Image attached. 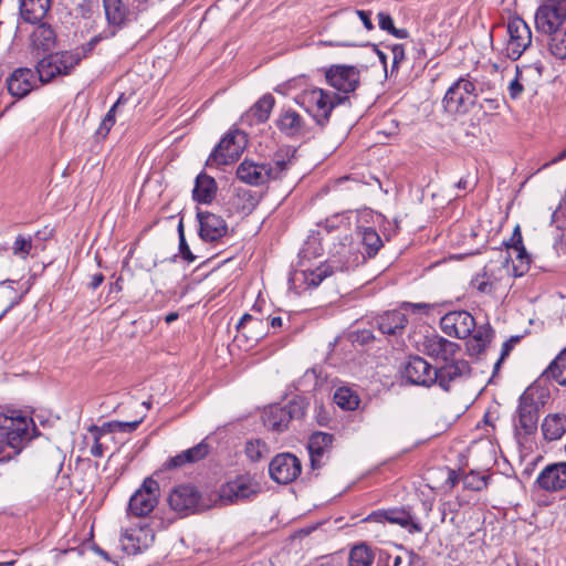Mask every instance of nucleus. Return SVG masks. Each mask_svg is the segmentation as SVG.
Returning <instances> with one entry per match:
<instances>
[{"instance_id":"f257e3e1","label":"nucleus","mask_w":566,"mask_h":566,"mask_svg":"<svg viewBox=\"0 0 566 566\" xmlns=\"http://www.w3.org/2000/svg\"><path fill=\"white\" fill-rule=\"evenodd\" d=\"M36 436L38 429L33 419L21 410L0 413V463L19 455Z\"/></svg>"},{"instance_id":"f03ea898","label":"nucleus","mask_w":566,"mask_h":566,"mask_svg":"<svg viewBox=\"0 0 566 566\" xmlns=\"http://www.w3.org/2000/svg\"><path fill=\"white\" fill-rule=\"evenodd\" d=\"M542 405L538 391L534 388H527L520 396L513 416L514 436L520 444L526 443L530 437L537 432Z\"/></svg>"},{"instance_id":"7ed1b4c3","label":"nucleus","mask_w":566,"mask_h":566,"mask_svg":"<svg viewBox=\"0 0 566 566\" xmlns=\"http://www.w3.org/2000/svg\"><path fill=\"white\" fill-rule=\"evenodd\" d=\"M295 102L305 107L315 123L324 128L329 122L333 109L337 105L348 102V96L314 87L298 94Z\"/></svg>"},{"instance_id":"20e7f679","label":"nucleus","mask_w":566,"mask_h":566,"mask_svg":"<svg viewBox=\"0 0 566 566\" xmlns=\"http://www.w3.org/2000/svg\"><path fill=\"white\" fill-rule=\"evenodd\" d=\"M476 98L475 84L465 77H460L448 88L442 105L449 114L463 115L475 105Z\"/></svg>"},{"instance_id":"39448f33","label":"nucleus","mask_w":566,"mask_h":566,"mask_svg":"<svg viewBox=\"0 0 566 566\" xmlns=\"http://www.w3.org/2000/svg\"><path fill=\"white\" fill-rule=\"evenodd\" d=\"M80 64V57L72 50L49 53L36 64V73L42 83H49L56 76H67Z\"/></svg>"},{"instance_id":"423d86ee","label":"nucleus","mask_w":566,"mask_h":566,"mask_svg":"<svg viewBox=\"0 0 566 566\" xmlns=\"http://www.w3.org/2000/svg\"><path fill=\"white\" fill-rule=\"evenodd\" d=\"M247 144L248 138L243 132L239 129L228 132L208 157L206 166L218 167L234 163L244 151Z\"/></svg>"},{"instance_id":"0eeeda50","label":"nucleus","mask_w":566,"mask_h":566,"mask_svg":"<svg viewBox=\"0 0 566 566\" xmlns=\"http://www.w3.org/2000/svg\"><path fill=\"white\" fill-rule=\"evenodd\" d=\"M535 28L544 34L566 29V0H546L535 13Z\"/></svg>"},{"instance_id":"6e6552de","label":"nucleus","mask_w":566,"mask_h":566,"mask_svg":"<svg viewBox=\"0 0 566 566\" xmlns=\"http://www.w3.org/2000/svg\"><path fill=\"white\" fill-rule=\"evenodd\" d=\"M159 496V483L153 478H146L130 496L127 514L136 517L148 516L158 505Z\"/></svg>"},{"instance_id":"1a4fd4ad","label":"nucleus","mask_w":566,"mask_h":566,"mask_svg":"<svg viewBox=\"0 0 566 566\" xmlns=\"http://www.w3.org/2000/svg\"><path fill=\"white\" fill-rule=\"evenodd\" d=\"M260 491L259 483L250 475H239L221 485L219 490V504L221 506L249 500Z\"/></svg>"},{"instance_id":"9d476101","label":"nucleus","mask_w":566,"mask_h":566,"mask_svg":"<svg viewBox=\"0 0 566 566\" xmlns=\"http://www.w3.org/2000/svg\"><path fill=\"white\" fill-rule=\"evenodd\" d=\"M324 73L327 84L344 94L355 92L360 84V70L354 65L333 64Z\"/></svg>"},{"instance_id":"9b49d317","label":"nucleus","mask_w":566,"mask_h":566,"mask_svg":"<svg viewBox=\"0 0 566 566\" xmlns=\"http://www.w3.org/2000/svg\"><path fill=\"white\" fill-rule=\"evenodd\" d=\"M507 34L506 54L516 61L532 44V31L522 18L513 17L507 21Z\"/></svg>"},{"instance_id":"f8f14e48","label":"nucleus","mask_w":566,"mask_h":566,"mask_svg":"<svg viewBox=\"0 0 566 566\" xmlns=\"http://www.w3.org/2000/svg\"><path fill=\"white\" fill-rule=\"evenodd\" d=\"M102 4L106 20L104 30L115 38L130 22V14L134 9L130 1L125 3L123 0H102Z\"/></svg>"},{"instance_id":"ddd939ff","label":"nucleus","mask_w":566,"mask_h":566,"mask_svg":"<svg viewBox=\"0 0 566 566\" xmlns=\"http://www.w3.org/2000/svg\"><path fill=\"white\" fill-rule=\"evenodd\" d=\"M168 504L172 511L185 515L205 507L200 492L191 484L176 486L168 496Z\"/></svg>"},{"instance_id":"4468645a","label":"nucleus","mask_w":566,"mask_h":566,"mask_svg":"<svg viewBox=\"0 0 566 566\" xmlns=\"http://www.w3.org/2000/svg\"><path fill=\"white\" fill-rule=\"evenodd\" d=\"M301 461L289 452L275 455L269 465L270 476L279 484L293 482L301 474Z\"/></svg>"},{"instance_id":"2eb2a0df","label":"nucleus","mask_w":566,"mask_h":566,"mask_svg":"<svg viewBox=\"0 0 566 566\" xmlns=\"http://www.w3.org/2000/svg\"><path fill=\"white\" fill-rule=\"evenodd\" d=\"M440 327L447 335L464 339L473 334L476 322L467 311H452L441 317Z\"/></svg>"},{"instance_id":"dca6fc26","label":"nucleus","mask_w":566,"mask_h":566,"mask_svg":"<svg viewBox=\"0 0 566 566\" xmlns=\"http://www.w3.org/2000/svg\"><path fill=\"white\" fill-rule=\"evenodd\" d=\"M123 549L129 555H137L149 548L155 541V531L148 524H136L122 534Z\"/></svg>"},{"instance_id":"f3484780","label":"nucleus","mask_w":566,"mask_h":566,"mask_svg":"<svg viewBox=\"0 0 566 566\" xmlns=\"http://www.w3.org/2000/svg\"><path fill=\"white\" fill-rule=\"evenodd\" d=\"M402 377L412 385L431 387L437 380L436 367L420 356H411L402 368Z\"/></svg>"},{"instance_id":"a211bd4d","label":"nucleus","mask_w":566,"mask_h":566,"mask_svg":"<svg viewBox=\"0 0 566 566\" xmlns=\"http://www.w3.org/2000/svg\"><path fill=\"white\" fill-rule=\"evenodd\" d=\"M297 163V149L290 145L279 147L265 163L269 180H282Z\"/></svg>"},{"instance_id":"6ab92c4d","label":"nucleus","mask_w":566,"mask_h":566,"mask_svg":"<svg viewBox=\"0 0 566 566\" xmlns=\"http://www.w3.org/2000/svg\"><path fill=\"white\" fill-rule=\"evenodd\" d=\"M437 384L444 391L451 389L452 384L468 379L471 376V367L465 359H450L440 367H436Z\"/></svg>"},{"instance_id":"aec40b11","label":"nucleus","mask_w":566,"mask_h":566,"mask_svg":"<svg viewBox=\"0 0 566 566\" xmlns=\"http://www.w3.org/2000/svg\"><path fill=\"white\" fill-rule=\"evenodd\" d=\"M31 24L33 29L30 32L29 39L32 52L38 55L51 53L57 44L56 29L46 20Z\"/></svg>"},{"instance_id":"412c9836","label":"nucleus","mask_w":566,"mask_h":566,"mask_svg":"<svg viewBox=\"0 0 566 566\" xmlns=\"http://www.w3.org/2000/svg\"><path fill=\"white\" fill-rule=\"evenodd\" d=\"M535 485L548 493L566 490V461L547 464L538 473Z\"/></svg>"},{"instance_id":"4be33fe9","label":"nucleus","mask_w":566,"mask_h":566,"mask_svg":"<svg viewBox=\"0 0 566 566\" xmlns=\"http://www.w3.org/2000/svg\"><path fill=\"white\" fill-rule=\"evenodd\" d=\"M198 234L206 242H216L228 232V224L221 216L209 211H197Z\"/></svg>"},{"instance_id":"5701e85b","label":"nucleus","mask_w":566,"mask_h":566,"mask_svg":"<svg viewBox=\"0 0 566 566\" xmlns=\"http://www.w3.org/2000/svg\"><path fill=\"white\" fill-rule=\"evenodd\" d=\"M365 521L377 523L389 522L408 528L409 533H420L422 531L419 522L415 521L410 512L403 509L378 510L370 513Z\"/></svg>"},{"instance_id":"b1692460","label":"nucleus","mask_w":566,"mask_h":566,"mask_svg":"<svg viewBox=\"0 0 566 566\" xmlns=\"http://www.w3.org/2000/svg\"><path fill=\"white\" fill-rule=\"evenodd\" d=\"M276 128L286 137H305L310 130L304 118L293 108H282L275 119Z\"/></svg>"},{"instance_id":"393cba45","label":"nucleus","mask_w":566,"mask_h":566,"mask_svg":"<svg viewBox=\"0 0 566 566\" xmlns=\"http://www.w3.org/2000/svg\"><path fill=\"white\" fill-rule=\"evenodd\" d=\"M274 105V96L271 93L264 94L241 116V123L250 127L266 123Z\"/></svg>"},{"instance_id":"a878e982","label":"nucleus","mask_w":566,"mask_h":566,"mask_svg":"<svg viewBox=\"0 0 566 566\" xmlns=\"http://www.w3.org/2000/svg\"><path fill=\"white\" fill-rule=\"evenodd\" d=\"M459 348L460 347L457 343L451 342L438 334L427 336L423 342L424 353L428 356L444 363L452 359Z\"/></svg>"},{"instance_id":"bb28decb","label":"nucleus","mask_w":566,"mask_h":566,"mask_svg":"<svg viewBox=\"0 0 566 566\" xmlns=\"http://www.w3.org/2000/svg\"><path fill=\"white\" fill-rule=\"evenodd\" d=\"M334 437L331 433L316 431L310 436L307 449L313 470L324 465L323 458L331 451Z\"/></svg>"},{"instance_id":"cd10ccee","label":"nucleus","mask_w":566,"mask_h":566,"mask_svg":"<svg viewBox=\"0 0 566 566\" xmlns=\"http://www.w3.org/2000/svg\"><path fill=\"white\" fill-rule=\"evenodd\" d=\"M210 452V446L205 441H200L192 448L184 450L178 454L170 457L165 463L166 470H176L186 464H193L203 460Z\"/></svg>"},{"instance_id":"c85d7f7f","label":"nucleus","mask_w":566,"mask_h":566,"mask_svg":"<svg viewBox=\"0 0 566 566\" xmlns=\"http://www.w3.org/2000/svg\"><path fill=\"white\" fill-rule=\"evenodd\" d=\"M35 84V73L29 67H19L7 80L9 93L22 98L27 96Z\"/></svg>"},{"instance_id":"c756f323","label":"nucleus","mask_w":566,"mask_h":566,"mask_svg":"<svg viewBox=\"0 0 566 566\" xmlns=\"http://www.w3.org/2000/svg\"><path fill=\"white\" fill-rule=\"evenodd\" d=\"M235 174L240 181L251 186H262L270 181L265 163H255L250 159H244L238 166Z\"/></svg>"},{"instance_id":"7c9ffc66","label":"nucleus","mask_w":566,"mask_h":566,"mask_svg":"<svg viewBox=\"0 0 566 566\" xmlns=\"http://www.w3.org/2000/svg\"><path fill=\"white\" fill-rule=\"evenodd\" d=\"M543 69L544 66L541 62L523 65L522 67L516 66L515 77L511 81L507 87L510 97L512 99L520 98L524 91V83L533 75L536 78H539L542 76Z\"/></svg>"},{"instance_id":"2f4dec72","label":"nucleus","mask_w":566,"mask_h":566,"mask_svg":"<svg viewBox=\"0 0 566 566\" xmlns=\"http://www.w3.org/2000/svg\"><path fill=\"white\" fill-rule=\"evenodd\" d=\"M51 6L52 0H19L20 17L27 23L41 22L46 20Z\"/></svg>"},{"instance_id":"473e14b6","label":"nucleus","mask_w":566,"mask_h":566,"mask_svg":"<svg viewBox=\"0 0 566 566\" xmlns=\"http://www.w3.org/2000/svg\"><path fill=\"white\" fill-rule=\"evenodd\" d=\"M269 323L262 316L245 313L237 324V329L248 339L259 342L268 334L265 331Z\"/></svg>"},{"instance_id":"72a5a7b5","label":"nucleus","mask_w":566,"mask_h":566,"mask_svg":"<svg viewBox=\"0 0 566 566\" xmlns=\"http://www.w3.org/2000/svg\"><path fill=\"white\" fill-rule=\"evenodd\" d=\"M543 437L546 441L553 442L560 440L566 433V413H548L541 424Z\"/></svg>"},{"instance_id":"f704fd0d","label":"nucleus","mask_w":566,"mask_h":566,"mask_svg":"<svg viewBox=\"0 0 566 566\" xmlns=\"http://www.w3.org/2000/svg\"><path fill=\"white\" fill-rule=\"evenodd\" d=\"M217 182L211 176L200 172L196 180L192 190V198L198 203H211L217 195Z\"/></svg>"},{"instance_id":"c9c22d12","label":"nucleus","mask_w":566,"mask_h":566,"mask_svg":"<svg viewBox=\"0 0 566 566\" xmlns=\"http://www.w3.org/2000/svg\"><path fill=\"white\" fill-rule=\"evenodd\" d=\"M407 323L408 319L406 315L400 311L386 312L376 321L378 329L386 335L400 334L405 329Z\"/></svg>"},{"instance_id":"e433bc0d","label":"nucleus","mask_w":566,"mask_h":566,"mask_svg":"<svg viewBox=\"0 0 566 566\" xmlns=\"http://www.w3.org/2000/svg\"><path fill=\"white\" fill-rule=\"evenodd\" d=\"M505 244L506 248L513 249L516 252V259L520 261V265L514 266V273L515 276H522L528 270L531 259L524 247L520 226L514 228L511 239Z\"/></svg>"},{"instance_id":"4c0bfd02","label":"nucleus","mask_w":566,"mask_h":566,"mask_svg":"<svg viewBox=\"0 0 566 566\" xmlns=\"http://www.w3.org/2000/svg\"><path fill=\"white\" fill-rule=\"evenodd\" d=\"M264 426L274 431H284L290 420L283 406H271L263 416Z\"/></svg>"},{"instance_id":"58836bf2","label":"nucleus","mask_w":566,"mask_h":566,"mask_svg":"<svg viewBox=\"0 0 566 566\" xmlns=\"http://www.w3.org/2000/svg\"><path fill=\"white\" fill-rule=\"evenodd\" d=\"M544 375L560 386H566V348L545 369Z\"/></svg>"},{"instance_id":"ea45409f","label":"nucleus","mask_w":566,"mask_h":566,"mask_svg":"<svg viewBox=\"0 0 566 566\" xmlns=\"http://www.w3.org/2000/svg\"><path fill=\"white\" fill-rule=\"evenodd\" d=\"M335 403L344 410H355L358 408L360 398L358 394L349 387H339L334 392Z\"/></svg>"},{"instance_id":"a19ab883","label":"nucleus","mask_w":566,"mask_h":566,"mask_svg":"<svg viewBox=\"0 0 566 566\" xmlns=\"http://www.w3.org/2000/svg\"><path fill=\"white\" fill-rule=\"evenodd\" d=\"M334 273V268L328 263H321L316 269L303 273L305 282L313 287L318 286L326 277Z\"/></svg>"},{"instance_id":"79ce46f5","label":"nucleus","mask_w":566,"mask_h":566,"mask_svg":"<svg viewBox=\"0 0 566 566\" xmlns=\"http://www.w3.org/2000/svg\"><path fill=\"white\" fill-rule=\"evenodd\" d=\"M111 34H108L105 30H102L99 33L95 34L93 38H91L90 41L82 44L81 46L75 48L73 53L80 57V63L88 57L97 44H99L102 41L113 39Z\"/></svg>"},{"instance_id":"37998d69","label":"nucleus","mask_w":566,"mask_h":566,"mask_svg":"<svg viewBox=\"0 0 566 566\" xmlns=\"http://www.w3.org/2000/svg\"><path fill=\"white\" fill-rule=\"evenodd\" d=\"M361 242L366 247V252L369 256L375 255L382 245L381 239L377 231L370 227L363 228L359 231Z\"/></svg>"},{"instance_id":"c03bdc74","label":"nucleus","mask_w":566,"mask_h":566,"mask_svg":"<svg viewBox=\"0 0 566 566\" xmlns=\"http://www.w3.org/2000/svg\"><path fill=\"white\" fill-rule=\"evenodd\" d=\"M548 50L558 60H566V28L549 34Z\"/></svg>"},{"instance_id":"a18cd8bd","label":"nucleus","mask_w":566,"mask_h":566,"mask_svg":"<svg viewBox=\"0 0 566 566\" xmlns=\"http://www.w3.org/2000/svg\"><path fill=\"white\" fill-rule=\"evenodd\" d=\"M76 17L85 21H94L99 17V3L97 0H81L75 7Z\"/></svg>"},{"instance_id":"49530a36","label":"nucleus","mask_w":566,"mask_h":566,"mask_svg":"<svg viewBox=\"0 0 566 566\" xmlns=\"http://www.w3.org/2000/svg\"><path fill=\"white\" fill-rule=\"evenodd\" d=\"M374 553L364 544L355 546L349 554V566H370Z\"/></svg>"},{"instance_id":"de8ad7c7","label":"nucleus","mask_w":566,"mask_h":566,"mask_svg":"<svg viewBox=\"0 0 566 566\" xmlns=\"http://www.w3.org/2000/svg\"><path fill=\"white\" fill-rule=\"evenodd\" d=\"M307 407V399L301 396L293 397L285 406H283L290 421L303 418Z\"/></svg>"},{"instance_id":"09e8293b","label":"nucleus","mask_w":566,"mask_h":566,"mask_svg":"<svg viewBox=\"0 0 566 566\" xmlns=\"http://www.w3.org/2000/svg\"><path fill=\"white\" fill-rule=\"evenodd\" d=\"M471 286L481 294L491 295L495 290V280L486 272H482L471 280Z\"/></svg>"},{"instance_id":"8fccbe9b","label":"nucleus","mask_w":566,"mask_h":566,"mask_svg":"<svg viewBox=\"0 0 566 566\" xmlns=\"http://www.w3.org/2000/svg\"><path fill=\"white\" fill-rule=\"evenodd\" d=\"M472 334L473 339L470 345V349L473 350L476 354H480L483 352L486 347V345L491 342L492 333L490 329L486 328H475V331Z\"/></svg>"},{"instance_id":"3c124183","label":"nucleus","mask_w":566,"mask_h":566,"mask_svg":"<svg viewBox=\"0 0 566 566\" xmlns=\"http://www.w3.org/2000/svg\"><path fill=\"white\" fill-rule=\"evenodd\" d=\"M245 454L252 462L260 461L268 451L266 444L260 439L248 441L245 444Z\"/></svg>"},{"instance_id":"603ef678","label":"nucleus","mask_w":566,"mask_h":566,"mask_svg":"<svg viewBox=\"0 0 566 566\" xmlns=\"http://www.w3.org/2000/svg\"><path fill=\"white\" fill-rule=\"evenodd\" d=\"M463 486L468 490L481 491L488 486V478L471 471L463 476Z\"/></svg>"},{"instance_id":"864d4df0","label":"nucleus","mask_w":566,"mask_h":566,"mask_svg":"<svg viewBox=\"0 0 566 566\" xmlns=\"http://www.w3.org/2000/svg\"><path fill=\"white\" fill-rule=\"evenodd\" d=\"M31 249H32V239H31V237L25 238L22 234H19L15 238V241H14L13 247H12L14 255H17L19 258H22V259H25L30 254Z\"/></svg>"},{"instance_id":"5fc2aeb1","label":"nucleus","mask_w":566,"mask_h":566,"mask_svg":"<svg viewBox=\"0 0 566 566\" xmlns=\"http://www.w3.org/2000/svg\"><path fill=\"white\" fill-rule=\"evenodd\" d=\"M237 197L242 201V205L240 206L242 211H252L258 205V198L251 190H239Z\"/></svg>"},{"instance_id":"6e6d98bb","label":"nucleus","mask_w":566,"mask_h":566,"mask_svg":"<svg viewBox=\"0 0 566 566\" xmlns=\"http://www.w3.org/2000/svg\"><path fill=\"white\" fill-rule=\"evenodd\" d=\"M123 96H120L117 102L108 109L107 114L105 115L104 119L101 123V126L98 128L99 134H108L111 128L115 124V113L118 108L119 104L122 103Z\"/></svg>"},{"instance_id":"4d7b16f0","label":"nucleus","mask_w":566,"mask_h":566,"mask_svg":"<svg viewBox=\"0 0 566 566\" xmlns=\"http://www.w3.org/2000/svg\"><path fill=\"white\" fill-rule=\"evenodd\" d=\"M401 562L402 558L399 555H392L382 549L378 552L377 566H399Z\"/></svg>"},{"instance_id":"13d9d810","label":"nucleus","mask_w":566,"mask_h":566,"mask_svg":"<svg viewBox=\"0 0 566 566\" xmlns=\"http://www.w3.org/2000/svg\"><path fill=\"white\" fill-rule=\"evenodd\" d=\"M11 293L9 289H0V319L17 304L9 297Z\"/></svg>"},{"instance_id":"bf43d9fd","label":"nucleus","mask_w":566,"mask_h":566,"mask_svg":"<svg viewBox=\"0 0 566 566\" xmlns=\"http://www.w3.org/2000/svg\"><path fill=\"white\" fill-rule=\"evenodd\" d=\"M518 342V337H513L511 339H507L505 340L503 344H502V349H501V356L500 358L496 360V363L494 364V374H496L501 367V364L502 361L510 355L511 350L513 349L514 347V344Z\"/></svg>"},{"instance_id":"052dcab7","label":"nucleus","mask_w":566,"mask_h":566,"mask_svg":"<svg viewBox=\"0 0 566 566\" xmlns=\"http://www.w3.org/2000/svg\"><path fill=\"white\" fill-rule=\"evenodd\" d=\"M401 307L405 311L411 312V313H424L428 314L429 311L432 308V305L428 303H410V302H403L401 304Z\"/></svg>"},{"instance_id":"680f3d73","label":"nucleus","mask_w":566,"mask_h":566,"mask_svg":"<svg viewBox=\"0 0 566 566\" xmlns=\"http://www.w3.org/2000/svg\"><path fill=\"white\" fill-rule=\"evenodd\" d=\"M142 419L135 421H115L113 422V427L116 431L119 432H133L140 424Z\"/></svg>"},{"instance_id":"e2e57ef3","label":"nucleus","mask_w":566,"mask_h":566,"mask_svg":"<svg viewBox=\"0 0 566 566\" xmlns=\"http://www.w3.org/2000/svg\"><path fill=\"white\" fill-rule=\"evenodd\" d=\"M480 107L485 114H493L500 108V99L497 97H485L480 103Z\"/></svg>"},{"instance_id":"0e129e2a","label":"nucleus","mask_w":566,"mask_h":566,"mask_svg":"<svg viewBox=\"0 0 566 566\" xmlns=\"http://www.w3.org/2000/svg\"><path fill=\"white\" fill-rule=\"evenodd\" d=\"M378 20H379V28L384 31L391 32V30H395L394 20L392 18L385 13L379 12L378 13Z\"/></svg>"},{"instance_id":"69168bd1","label":"nucleus","mask_w":566,"mask_h":566,"mask_svg":"<svg viewBox=\"0 0 566 566\" xmlns=\"http://www.w3.org/2000/svg\"><path fill=\"white\" fill-rule=\"evenodd\" d=\"M179 253H180L181 258L189 263H191L196 260V256L190 251L186 239L179 240Z\"/></svg>"},{"instance_id":"338daca9","label":"nucleus","mask_w":566,"mask_h":566,"mask_svg":"<svg viewBox=\"0 0 566 566\" xmlns=\"http://www.w3.org/2000/svg\"><path fill=\"white\" fill-rule=\"evenodd\" d=\"M356 14L359 17V19L363 22L364 27L368 31H371L374 29V24H373L371 18H370V15H371L370 11L357 10Z\"/></svg>"},{"instance_id":"774afa93","label":"nucleus","mask_w":566,"mask_h":566,"mask_svg":"<svg viewBox=\"0 0 566 566\" xmlns=\"http://www.w3.org/2000/svg\"><path fill=\"white\" fill-rule=\"evenodd\" d=\"M409 566H424L422 557L413 552H409Z\"/></svg>"}]
</instances>
